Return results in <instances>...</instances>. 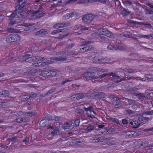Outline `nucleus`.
<instances>
[{
    "label": "nucleus",
    "mask_w": 153,
    "mask_h": 153,
    "mask_svg": "<svg viewBox=\"0 0 153 153\" xmlns=\"http://www.w3.org/2000/svg\"><path fill=\"white\" fill-rule=\"evenodd\" d=\"M18 59V60L21 62H25L28 63H31L33 62L32 65L33 67H42L53 63L52 61H64L66 60L67 59L66 57H52L50 58V60L48 59L44 62V58L40 56L33 57L31 54H26L19 56Z\"/></svg>",
    "instance_id": "nucleus-1"
},
{
    "label": "nucleus",
    "mask_w": 153,
    "mask_h": 153,
    "mask_svg": "<svg viewBox=\"0 0 153 153\" xmlns=\"http://www.w3.org/2000/svg\"><path fill=\"white\" fill-rule=\"evenodd\" d=\"M27 4V1H25L19 7L17 10L16 9L13 13H12L11 15L9 16V18L11 19V21L9 23V25H12L16 24V21L13 20L15 17L22 18L24 15L22 14L25 6Z\"/></svg>",
    "instance_id": "nucleus-2"
},
{
    "label": "nucleus",
    "mask_w": 153,
    "mask_h": 153,
    "mask_svg": "<svg viewBox=\"0 0 153 153\" xmlns=\"http://www.w3.org/2000/svg\"><path fill=\"white\" fill-rule=\"evenodd\" d=\"M95 38L97 39H102L104 40L106 39L103 36L111 38H114L112 33L108 30H106L104 27H100L97 32L92 34Z\"/></svg>",
    "instance_id": "nucleus-3"
},
{
    "label": "nucleus",
    "mask_w": 153,
    "mask_h": 153,
    "mask_svg": "<svg viewBox=\"0 0 153 153\" xmlns=\"http://www.w3.org/2000/svg\"><path fill=\"white\" fill-rule=\"evenodd\" d=\"M57 70L55 69L51 70L50 69H47L43 71L39 75V78L44 79H45L42 78V77L44 78L45 76H54L57 74Z\"/></svg>",
    "instance_id": "nucleus-4"
},
{
    "label": "nucleus",
    "mask_w": 153,
    "mask_h": 153,
    "mask_svg": "<svg viewBox=\"0 0 153 153\" xmlns=\"http://www.w3.org/2000/svg\"><path fill=\"white\" fill-rule=\"evenodd\" d=\"M5 41L8 43L12 42L19 43L21 40V37L17 34L12 33L7 36L5 38Z\"/></svg>",
    "instance_id": "nucleus-5"
},
{
    "label": "nucleus",
    "mask_w": 153,
    "mask_h": 153,
    "mask_svg": "<svg viewBox=\"0 0 153 153\" xmlns=\"http://www.w3.org/2000/svg\"><path fill=\"white\" fill-rule=\"evenodd\" d=\"M112 76L113 78L114 79H120V77L119 75L115 73H113L111 72H109L108 73H105L104 74H103L101 75H99L98 77H97L98 79V78L100 79H102L103 78H104L105 77L106 78H107L108 79L105 80L104 82H109V79H110V76Z\"/></svg>",
    "instance_id": "nucleus-6"
},
{
    "label": "nucleus",
    "mask_w": 153,
    "mask_h": 153,
    "mask_svg": "<svg viewBox=\"0 0 153 153\" xmlns=\"http://www.w3.org/2000/svg\"><path fill=\"white\" fill-rule=\"evenodd\" d=\"M95 72L93 70H92L91 72H85L83 74V78L84 80H88L90 78H92V81L95 83V82L97 81V77L95 76Z\"/></svg>",
    "instance_id": "nucleus-7"
},
{
    "label": "nucleus",
    "mask_w": 153,
    "mask_h": 153,
    "mask_svg": "<svg viewBox=\"0 0 153 153\" xmlns=\"http://www.w3.org/2000/svg\"><path fill=\"white\" fill-rule=\"evenodd\" d=\"M107 48L109 50H119L122 51L125 50V47L122 45L121 42L120 40H118V42H117V41H116L114 44H110Z\"/></svg>",
    "instance_id": "nucleus-8"
},
{
    "label": "nucleus",
    "mask_w": 153,
    "mask_h": 153,
    "mask_svg": "<svg viewBox=\"0 0 153 153\" xmlns=\"http://www.w3.org/2000/svg\"><path fill=\"white\" fill-rule=\"evenodd\" d=\"M134 143L137 148L142 149L147 147L148 144V142L146 141L140 139L137 140Z\"/></svg>",
    "instance_id": "nucleus-9"
},
{
    "label": "nucleus",
    "mask_w": 153,
    "mask_h": 153,
    "mask_svg": "<svg viewBox=\"0 0 153 153\" xmlns=\"http://www.w3.org/2000/svg\"><path fill=\"white\" fill-rule=\"evenodd\" d=\"M95 17V15L91 14H87L84 15L82 20L85 24L89 25L92 22Z\"/></svg>",
    "instance_id": "nucleus-10"
},
{
    "label": "nucleus",
    "mask_w": 153,
    "mask_h": 153,
    "mask_svg": "<svg viewBox=\"0 0 153 153\" xmlns=\"http://www.w3.org/2000/svg\"><path fill=\"white\" fill-rule=\"evenodd\" d=\"M49 30L46 29H42L35 32L34 35L39 37H42L48 33Z\"/></svg>",
    "instance_id": "nucleus-11"
},
{
    "label": "nucleus",
    "mask_w": 153,
    "mask_h": 153,
    "mask_svg": "<svg viewBox=\"0 0 153 153\" xmlns=\"http://www.w3.org/2000/svg\"><path fill=\"white\" fill-rule=\"evenodd\" d=\"M98 54L97 52L91 53L90 54V56L91 58L95 60L96 61H98L99 63H104L106 62V61L107 60V59L106 58H102L101 59H97L96 57V56Z\"/></svg>",
    "instance_id": "nucleus-12"
},
{
    "label": "nucleus",
    "mask_w": 153,
    "mask_h": 153,
    "mask_svg": "<svg viewBox=\"0 0 153 153\" xmlns=\"http://www.w3.org/2000/svg\"><path fill=\"white\" fill-rule=\"evenodd\" d=\"M105 137L104 136L100 137H92L90 139V141L91 143H98L104 142L105 140Z\"/></svg>",
    "instance_id": "nucleus-13"
},
{
    "label": "nucleus",
    "mask_w": 153,
    "mask_h": 153,
    "mask_svg": "<svg viewBox=\"0 0 153 153\" xmlns=\"http://www.w3.org/2000/svg\"><path fill=\"white\" fill-rule=\"evenodd\" d=\"M86 95L85 93H80L73 94L71 97L72 100L75 101L82 99Z\"/></svg>",
    "instance_id": "nucleus-14"
},
{
    "label": "nucleus",
    "mask_w": 153,
    "mask_h": 153,
    "mask_svg": "<svg viewBox=\"0 0 153 153\" xmlns=\"http://www.w3.org/2000/svg\"><path fill=\"white\" fill-rule=\"evenodd\" d=\"M72 121L71 120H68L66 122V123H64L62 125V127L64 130L68 131L72 129Z\"/></svg>",
    "instance_id": "nucleus-15"
},
{
    "label": "nucleus",
    "mask_w": 153,
    "mask_h": 153,
    "mask_svg": "<svg viewBox=\"0 0 153 153\" xmlns=\"http://www.w3.org/2000/svg\"><path fill=\"white\" fill-rule=\"evenodd\" d=\"M150 119L149 117L141 116L138 117V120H137L140 124H143L149 121Z\"/></svg>",
    "instance_id": "nucleus-16"
},
{
    "label": "nucleus",
    "mask_w": 153,
    "mask_h": 153,
    "mask_svg": "<svg viewBox=\"0 0 153 153\" xmlns=\"http://www.w3.org/2000/svg\"><path fill=\"white\" fill-rule=\"evenodd\" d=\"M32 13V14L31 15L30 19L32 20H35L38 18L42 17L44 14L41 13H36L35 12H33L31 11Z\"/></svg>",
    "instance_id": "nucleus-17"
},
{
    "label": "nucleus",
    "mask_w": 153,
    "mask_h": 153,
    "mask_svg": "<svg viewBox=\"0 0 153 153\" xmlns=\"http://www.w3.org/2000/svg\"><path fill=\"white\" fill-rule=\"evenodd\" d=\"M59 131V130H54L52 132L49 134L47 136V138L49 140H53V136L57 134L58 132Z\"/></svg>",
    "instance_id": "nucleus-18"
},
{
    "label": "nucleus",
    "mask_w": 153,
    "mask_h": 153,
    "mask_svg": "<svg viewBox=\"0 0 153 153\" xmlns=\"http://www.w3.org/2000/svg\"><path fill=\"white\" fill-rule=\"evenodd\" d=\"M54 54L57 56H68L69 55L66 51H59L54 53Z\"/></svg>",
    "instance_id": "nucleus-19"
},
{
    "label": "nucleus",
    "mask_w": 153,
    "mask_h": 153,
    "mask_svg": "<svg viewBox=\"0 0 153 153\" xmlns=\"http://www.w3.org/2000/svg\"><path fill=\"white\" fill-rule=\"evenodd\" d=\"M32 24L28 23H25L24 22L23 24H22L21 25L23 26H25L24 29V31H28L31 30V28H32L33 26H31L32 25Z\"/></svg>",
    "instance_id": "nucleus-20"
},
{
    "label": "nucleus",
    "mask_w": 153,
    "mask_h": 153,
    "mask_svg": "<svg viewBox=\"0 0 153 153\" xmlns=\"http://www.w3.org/2000/svg\"><path fill=\"white\" fill-rule=\"evenodd\" d=\"M130 124L133 128H137L140 125L137 120H133V121L130 122Z\"/></svg>",
    "instance_id": "nucleus-21"
},
{
    "label": "nucleus",
    "mask_w": 153,
    "mask_h": 153,
    "mask_svg": "<svg viewBox=\"0 0 153 153\" xmlns=\"http://www.w3.org/2000/svg\"><path fill=\"white\" fill-rule=\"evenodd\" d=\"M91 70H93L95 72H101V73H104V72H107L108 70L106 69H102L100 68H97L95 67H92L91 69Z\"/></svg>",
    "instance_id": "nucleus-22"
},
{
    "label": "nucleus",
    "mask_w": 153,
    "mask_h": 153,
    "mask_svg": "<svg viewBox=\"0 0 153 153\" xmlns=\"http://www.w3.org/2000/svg\"><path fill=\"white\" fill-rule=\"evenodd\" d=\"M92 48V46L90 45L89 46L87 45L84 47L82 48H80L79 49L78 52L79 53L84 52L87 51L88 50H90Z\"/></svg>",
    "instance_id": "nucleus-23"
},
{
    "label": "nucleus",
    "mask_w": 153,
    "mask_h": 153,
    "mask_svg": "<svg viewBox=\"0 0 153 153\" xmlns=\"http://www.w3.org/2000/svg\"><path fill=\"white\" fill-rule=\"evenodd\" d=\"M85 104H81V102H78L77 103V105H83V106L84 107V110L85 111H89L91 113L92 112V107L91 105H90L88 107V108L85 107Z\"/></svg>",
    "instance_id": "nucleus-24"
},
{
    "label": "nucleus",
    "mask_w": 153,
    "mask_h": 153,
    "mask_svg": "<svg viewBox=\"0 0 153 153\" xmlns=\"http://www.w3.org/2000/svg\"><path fill=\"white\" fill-rule=\"evenodd\" d=\"M33 8L35 9H37V10H32L31 12H35L36 13H39V12H40V10L42 9V6H41L40 5H33Z\"/></svg>",
    "instance_id": "nucleus-25"
},
{
    "label": "nucleus",
    "mask_w": 153,
    "mask_h": 153,
    "mask_svg": "<svg viewBox=\"0 0 153 153\" xmlns=\"http://www.w3.org/2000/svg\"><path fill=\"white\" fill-rule=\"evenodd\" d=\"M70 143L71 145H73V143H74L75 145L79 146L81 145L83 143V141H79L77 140L72 141Z\"/></svg>",
    "instance_id": "nucleus-26"
},
{
    "label": "nucleus",
    "mask_w": 153,
    "mask_h": 153,
    "mask_svg": "<svg viewBox=\"0 0 153 153\" xmlns=\"http://www.w3.org/2000/svg\"><path fill=\"white\" fill-rule=\"evenodd\" d=\"M75 29H77V30H88V27H85L84 26H81L80 25H76L75 26Z\"/></svg>",
    "instance_id": "nucleus-27"
},
{
    "label": "nucleus",
    "mask_w": 153,
    "mask_h": 153,
    "mask_svg": "<svg viewBox=\"0 0 153 153\" xmlns=\"http://www.w3.org/2000/svg\"><path fill=\"white\" fill-rule=\"evenodd\" d=\"M129 56L131 57V59H133L134 61L137 60L138 57L136 53H130Z\"/></svg>",
    "instance_id": "nucleus-28"
},
{
    "label": "nucleus",
    "mask_w": 153,
    "mask_h": 153,
    "mask_svg": "<svg viewBox=\"0 0 153 153\" xmlns=\"http://www.w3.org/2000/svg\"><path fill=\"white\" fill-rule=\"evenodd\" d=\"M9 91L5 90L0 92V95L1 96L6 97L9 96Z\"/></svg>",
    "instance_id": "nucleus-29"
},
{
    "label": "nucleus",
    "mask_w": 153,
    "mask_h": 153,
    "mask_svg": "<svg viewBox=\"0 0 153 153\" xmlns=\"http://www.w3.org/2000/svg\"><path fill=\"white\" fill-rule=\"evenodd\" d=\"M74 14L72 13H69L65 14L64 16V18L65 19H68L73 16Z\"/></svg>",
    "instance_id": "nucleus-30"
},
{
    "label": "nucleus",
    "mask_w": 153,
    "mask_h": 153,
    "mask_svg": "<svg viewBox=\"0 0 153 153\" xmlns=\"http://www.w3.org/2000/svg\"><path fill=\"white\" fill-rule=\"evenodd\" d=\"M134 133L133 131H128L126 133V137L127 138H131L134 137Z\"/></svg>",
    "instance_id": "nucleus-31"
},
{
    "label": "nucleus",
    "mask_w": 153,
    "mask_h": 153,
    "mask_svg": "<svg viewBox=\"0 0 153 153\" xmlns=\"http://www.w3.org/2000/svg\"><path fill=\"white\" fill-rule=\"evenodd\" d=\"M105 94L103 92L98 93L97 98L99 99H101L105 97Z\"/></svg>",
    "instance_id": "nucleus-32"
},
{
    "label": "nucleus",
    "mask_w": 153,
    "mask_h": 153,
    "mask_svg": "<svg viewBox=\"0 0 153 153\" xmlns=\"http://www.w3.org/2000/svg\"><path fill=\"white\" fill-rule=\"evenodd\" d=\"M65 29H58L56 30H54L52 31L51 33L53 35L56 34L61 32H63L64 31Z\"/></svg>",
    "instance_id": "nucleus-33"
},
{
    "label": "nucleus",
    "mask_w": 153,
    "mask_h": 153,
    "mask_svg": "<svg viewBox=\"0 0 153 153\" xmlns=\"http://www.w3.org/2000/svg\"><path fill=\"white\" fill-rule=\"evenodd\" d=\"M96 1L103 4H105L107 6H109V3L107 0H96Z\"/></svg>",
    "instance_id": "nucleus-34"
},
{
    "label": "nucleus",
    "mask_w": 153,
    "mask_h": 153,
    "mask_svg": "<svg viewBox=\"0 0 153 153\" xmlns=\"http://www.w3.org/2000/svg\"><path fill=\"white\" fill-rule=\"evenodd\" d=\"M98 93L94 91L92 92L90 94V97L93 99H96L97 98Z\"/></svg>",
    "instance_id": "nucleus-35"
},
{
    "label": "nucleus",
    "mask_w": 153,
    "mask_h": 153,
    "mask_svg": "<svg viewBox=\"0 0 153 153\" xmlns=\"http://www.w3.org/2000/svg\"><path fill=\"white\" fill-rule=\"evenodd\" d=\"M153 37V34H150L149 35H142L140 36V37L144 38L149 39L150 37Z\"/></svg>",
    "instance_id": "nucleus-36"
},
{
    "label": "nucleus",
    "mask_w": 153,
    "mask_h": 153,
    "mask_svg": "<svg viewBox=\"0 0 153 153\" xmlns=\"http://www.w3.org/2000/svg\"><path fill=\"white\" fill-rule=\"evenodd\" d=\"M91 43V41H83L80 42V45L81 46H82L87 44H90Z\"/></svg>",
    "instance_id": "nucleus-37"
},
{
    "label": "nucleus",
    "mask_w": 153,
    "mask_h": 153,
    "mask_svg": "<svg viewBox=\"0 0 153 153\" xmlns=\"http://www.w3.org/2000/svg\"><path fill=\"white\" fill-rule=\"evenodd\" d=\"M126 101H127L128 102V104H126V105H130L133 104L135 102L134 100L131 99H128L127 98L126 99Z\"/></svg>",
    "instance_id": "nucleus-38"
},
{
    "label": "nucleus",
    "mask_w": 153,
    "mask_h": 153,
    "mask_svg": "<svg viewBox=\"0 0 153 153\" xmlns=\"http://www.w3.org/2000/svg\"><path fill=\"white\" fill-rule=\"evenodd\" d=\"M111 119L113 120L112 121L113 123H116L117 125H118L120 126L121 125V123L120 122L119 120H118V119L116 118H111Z\"/></svg>",
    "instance_id": "nucleus-39"
},
{
    "label": "nucleus",
    "mask_w": 153,
    "mask_h": 153,
    "mask_svg": "<svg viewBox=\"0 0 153 153\" xmlns=\"http://www.w3.org/2000/svg\"><path fill=\"white\" fill-rule=\"evenodd\" d=\"M30 97L29 95H24L22 97L21 99L23 101H26L30 98Z\"/></svg>",
    "instance_id": "nucleus-40"
},
{
    "label": "nucleus",
    "mask_w": 153,
    "mask_h": 153,
    "mask_svg": "<svg viewBox=\"0 0 153 153\" xmlns=\"http://www.w3.org/2000/svg\"><path fill=\"white\" fill-rule=\"evenodd\" d=\"M69 35V33H66L65 34H63V35H60L59 36L56 37V38L58 39H62L64 37L68 36Z\"/></svg>",
    "instance_id": "nucleus-41"
},
{
    "label": "nucleus",
    "mask_w": 153,
    "mask_h": 153,
    "mask_svg": "<svg viewBox=\"0 0 153 153\" xmlns=\"http://www.w3.org/2000/svg\"><path fill=\"white\" fill-rule=\"evenodd\" d=\"M56 90L55 88H53L51 89L49 91H48L47 93L45 95H50L51 94L53 93L54 91Z\"/></svg>",
    "instance_id": "nucleus-42"
},
{
    "label": "nucleus",
    "mask_w": 153,
    "mask_h": 153,
    "mask_svg": "<svg viewBox=\"0 0 153 153\" xmlns=\"http://www.w3.org/2000/svg\"><path fill=\"white\" fill-rule=\"evenodd\" d=\"M26 116L29 117H32L35 115V114L32 112H26L25 114Z\"/></svg>",
    "instance_id": "nucleus-43"
},
{
    "label": "nucleus",
    "mask_w": 153,
    "mask_h": 153,
    "mask_svg": "<svg viewBox=\"0 0 153 153\" xmlns=\"http://www.w3.org/2000/svg\"><path fill=\"white\" fill-rule=\"evenodd\" d=\"M112 105L113 107L116 108H119L120 106V104L116 102H113L112 103Z\"/></svg>",
    "instance_id": "nucleus-44"
},
{
    "label": "nucleus",
    "mask_w": 153,
    "mask_h": 153,
    "mask_svg": "<svg viewBox=\"0 0 153 153\" xmlns=\"http://www.w3.org/2000/svg\"><path fill=\"white\" fill-rule=\"evenodd\" d=\"M80 119H78L75 120L74 121V124L75 126L77 127L79 126V123H80Z\"/></svg>",
    "instance_id": "nucleus-45"
},
{
    "label": "nucleus",
    "mask_w": 153,
    "mask_h": 153,
    "mask_svg": "<svg viewBox=\"0 0 153 153\" xmlns=\"http://www.w3.org/2000/svg\"><path fill=\"white\" fill-rule=\"evenodd\" d=\"M130 14V12L126 9H123L122 11V14L123 16H126L127 15H128Z\"/></svg>",
    "instance_id": "nucleus-46"
},
{
    "label": "nucleus",
    "mask_w": 153,
    "mask_h": 153,
    "mask_svg": "<svg viewBox=\"0 0 153 153\" xmlns=\"http://www.w3.org/2000/svg\"><path fill=\"white\" fill-rule=\"evenodd\" d=\"M94 128V126L93 125H90L87 127L86 129L88 131H91L93 130Z\"/></svg>",
    "instance_id": "nucleus-47"
},
{
    "label": "nucleus",
    "mask_w": 153,
    "mask_h": 153,
    "mask_svg": "<svg viewBox=\"0 0 153 153\" xmlns=\"http://www.w3.org/2000/svg\"><path fill=\"white\" fill-rule=\"evenodd\" d=\"M75 45V44L72 43V44H70L69 45H66V48L67 49H71Z\"/></svg>",
    "instance_id": "nucleus-48"
},
{
    "label": "nucleus",
    "mask_w": 153,
    "mask_h": 153,
    "mask_svg": "<svg viewBox=\"0 0 153 153\" xmlns=\"http://www.w3.org/2000/svg\"><path fill=\"white\" fill-rule=\"evenodd\" d=\"M135 95L139 99H140L142 97H143V94L141 93H136Z\"/></svg>",
    "instance_id": "nucleus-49"
},
{
    "label": "nucleus",
    "mask_w": 153,
    "mask_h": 153,
    "mask_svg": "<svg viewBox=\"0 0 153 153\" xmlns=\"http://www.w3.org/2000/svg\"><path fill=\"white\" fill-rule=\"evenodd\" d=\"M127 72L130 73H135L136 72V71L131 69H127Z\"/></svg>",
    "instance_id": "nucleus-50"
},
{
    "label": "nucleus",
    "mask_w": 153,
    "mask_h": 153,
    "mask_svg": "<svg viewBox=\"0 0 153 153\" xmlns=\"http://www.w3.org/2000/svg\"><path fill=\"white\" fill-rule=\"evenodd\" d=\"M0 146L1 148H4V149H7L8 148V146L5 145L2 143H0Z\"/></svg>",
    "instance_id": "nucleus-51"
},
{
    "label": "nucleus",
    "mask_w": 153,
    "mask_h": 153,
    "mask_svg": "<svg viewBox=\"0 0 153 153\" xmlns=\"http://www.w3.org/2000/svg\"><path fill=\"white\" fill-rule=\"evenodd\" d=\"M68 23L63 22L62 23H59V25L61 26V28H62L67 25Z\"/></svg>",
    "instance_id": "nucleus-52"
},
{
    "label": "nucleus",
    "mask_w": 153,
    "mask_h": 153,
    "mask_svg": "<svg viewBox=\"0 0 153 153\" xmlns=\"http://www.w3.org/2000/svg\"><path fill=\"white\" fill-rule=\"evenodd\" d=\"M120 36L122 37H129L128 34H126V33H121L120 34Z\"/></svg>",
    "instance_id": "nucleus-53"
},
{
    "label": "nucleus",
    "mask_w": 153,
    "mask_h": 153,
    "mask_svg": "<svg viewBox=\"0 0 153 153\" xmlns=\"http://www.w3.org/2000/svg\"><path fill=\"white\" fill-rule=\"evenodd\" d=\"M143 25H144L146 26L148 28H151L152 25L151 24H150L148 22L144 23Z\"/></svg>",
    "instance_id": "nucleus-54"
},
{
    "label": "nucleus",
    "mask_w": 153,
    "mask_h": 153,
    "mask_svg": "<svg viewBox=\"0 0 153 153\" xmlns=\"http://www.w3.org/2000/svg\"><path fill=\"white\" fill-rule=\"evenodd\" d=\"M53 120H54L56 121H59L60 120V118L59 117H57V116H54L53 117Z\"/></svg>",
    "instance_id": "nucleus-55"
},
{
    "label": "nucleus",
    "mask_w": 153,
    "mask_h": 153,
    "mask_svg": "<svg viewBox=\"0 0 153 153\" xmlns=\"http://www.w3.org/2000/svg\"><path fill=\"white\" fill-rule=\"evenodd\" d=\"M71 81H72V80H70L68 79H67L66 80H65L64 81H62V85H64L65 83H66L67 82H70Z\"/></svg>",
    "instance_id": "nucleus-56"
},
{
    "label": "nucleus",
    "mask_w": 153,
    "mask_h": 153,
    "mask_svg": "<svg viewBox=\"0 0 153 153\" xmlns=\"http://www.w3.org/2000/svg\"><path fill=\"white\" fill-rule=\"evenodd\" d=\"M146 113L147 114L150 115H153V110H152L151 111H147L146 112Z\"/></svg>",
    "instance_id": "nucleus-57"
},
{
    "label": "nucleus",
    "mask_w": 153,
    "mask_h": 153,
    "mask_svg": "<svg viewBox=\"0 0 153 153\" xmlns=\"http://www.w3.org/2000/svg\"><path fill=\"white\" fill-rule=\"evenodd\" d=\"M126 112L128 114H131L133 113V111L132 110L127 109L126 110Z\"/></svg>",
    "instance_id": "nucleus-58"
},
{
    "label": "nucleus",
    "mask_w": 153,
    "mask_h": 153,
    "mask_svg": "<svg viewBox=\"0 0 153 153\" xmlns=\"http://www.w3.org/2000/svg\"><path fill=\"white\" fill-rule=\"evenodd\" d=\"M147 5L150 8L153 9V4L152 3H148L147 4Z\"/></svg>",
    "instance_id": "nucleus-59"
},
{
    "label": "nucleus",
    "mask_w": 153,
    "mask_h": 153,
    "mask_svg": "<svg viewBox=\"0 0 153 153\" xmlns=\"http://www.w3.org/2000/svg\"><path fill=\"white\" fill-rule=\"evenodd\" d=\"M130 91H132L133 92H134V91H136L137 90V88H129Z\"/></svg>",
    "instance_id": "nucleus-60"
},
{
    "label": "nucleus",
    "mask_w": 153,
    "mask_h": 153,
    "mask_svg": "<svg viewBox=\"0 0 153 153\" xmlns=\"http://www.w3.org/2000/svg\"><path fill=\"white\" fill-rule=\"evenodd\" d=\"M59 23H57L54 25L53 27L55 28H61V26L59 25Z\"/></svg>",
    "instance_id": "nucleus-61"
},
{
    "label": "nucleus",
    "mask_w": 153,
    "mask_h": 153,
    "mask_svg": "<svg viewBox=\"0 0 153 153\" xmlns=\"http://www.w3.org/2000/svg\"><path fill=\"white\" fill-rule=\"evenodd\" d=\"M16 138L15 137H12L11 138H9L8 139V140H10L11 141H15L16 140Z\"/></svg>",
    "instance_id": "nucleus-62"
},
{
    "label": "nucleus",
    "mask_w": 153,
    "mask_h": 153,
    "mask_svg": "<svg viewBox=\"0 0 153 153\" xmlns=\"http://www.w3.org/2000/svg\"><path fill=\"white\" fill-rule=\"evenodd\" d=\"M29 142V138L27 137H26V139L23 140V143H25L26 144L27 143Z\"/></svg>",
    "instance_id": "nucleus-63"
},
{
    "label": "nucleus",
    "mask_w": 153,
    "mask_h": 153,
    "mask_svg": "<svg viewBox=\"0 0 153 153\" xmlns=\"http://www.w3.org/2000/svg\"><path fill=\"white\" fill-rule=\"evenodd\" d=\"M122 123L123 124H126L128 123L127 120L126 119H123L122 120Z\"/></svg>",
    "instance_id": "nucleus-64"
}]
</instances>
